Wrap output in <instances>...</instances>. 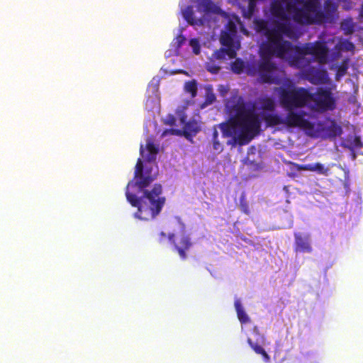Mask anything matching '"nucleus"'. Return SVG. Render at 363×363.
Returning <instances> with one entry per match:
<instances>
[{
    "label": "nucleus",
    "instance_id": "obj_1",
    "mask_svg": "<svg viewBox=\"0 0 363 363\" xmlns=\"http://www.w3.org/2000/svg\"><path fill=\"white\" fill-rule=\"evenodd\" d=\"M146 150L147 153L144 156L143 145H140V153L144 157L145 164L141 158L138 159L133 179L128 182L125 191L128 201L133 207L138 208L135 216L143 220L155 218L162 211L166 202L160 184H155L151 189H146L158 175V167L155 160L159 148L152 139L149 138L147 140Z\"/></svg>",
    "mask_w": 363,
    "mask_h": 363
},
{
    "label": "nucleus",
    "instance_id": "obj_2",
    "mask_svg": "<svg viewBox=\"0 0 363 363\" xmlns=\"http://www.w3.org/2000/svg\"><path fill=\"white\" fill-rule=\"evenodd\" d=\"M225 106L230 112L235 113L228 122L219 125L223 137L231 138L227 145L235 147L248 144L259 133L261 128V121L254 107L238 96H233Z\"/></svg>",
    "mask_w": 363,
    "mask_h": 363
},
{
    "label": "nucleus",
    "instance_id": "obj_3",
    "mask_svg": "<svg viewBox=\"0 0 363 363\" xmlns=\"http://www.w3.org/2000/svg\"><path fill=\"white\" fill-rule=\"evenodd\" d=\"M254 26L255 30L267 38V43L262 47L263 52L269 56L284 58V52L291 47V42L284 40V37H291L294 34L291 23L274 21L272 28H269L267 21L255 19Z\"/></svg>",
    "mask_w": 363,
    "mask_h": 363
},
{
    "label": "nucleus",
    "instance_id": "obj_4",
    "mask_svg": "<svg viewBox=\"0 0 363 363\" xmlns=\"http://www.w3.org/2000/svg\"><path fill=\"white\" fill-rule=\"evenodd\" d=\"M329 49L323 41L316 40L313 43H306L301 46L294 45L284 52V57H288L291 65L298 68L307 66L310 61H306L305 56L311 55L320 64H325L328 60Z\"/></svg>",
    "mask_w": 363,
    "mask_h": 363
},
{
    "label": "nucleus",
    "instance_id": "obj_5",
    "mask_svg": "<svg viewBox=\"0 0 363 363\" xmlns=\"http://www.w3.org/2000/svg\"><path fill=\"white\" fill-rule=\"evenodd\" d=\"M319 0H294L287 1L286 11L293 21L301 26L320 25L318 17Z\"/></svg>",
    "mask_w": 363,
    "mask_h": 363
},
{
    "label": "nucleus",
    "instance_id": "obj_6",
    "mask_svg": "<svg viewBox=\"0 0 363 363\" xmlns=\"http://www.w3.org/2000/svg\"><path fill=\"white\" fill-rule=\"evenodd\" d=\"M281 106L285 110L303 108L308 104L309 89L294 84L277 89Z\"/></svg>",
    "mask_w": 363,
    "mask_h": 363
},
{
    "label": "nucleus",
    "instance_id": "obj_7",
    "mask_svg": "<svg viewBox=\"0 0 363 363\" xmlns=\"http://www.w3.org/2000/svg\"><path fill=\"white\" fill-rule=\"evenodd\" d=\"M308 103L313 101L317 109L326 111L335 108V99L330 89L318 88L315 93L309 91Z\"/></svg>",
    "mask_w": 363,
    "mask_h": 363
},
{
    "label": "nucleus",
    "instance_id": "obj_8",
    "mask_svg": "<svg viewBox=\"0 0 363 363\" xmlns=\"http://www.w3.org/2000/svg\"><path fill=\"white\" fill-rule=\"evenodd\" d=\"M295 110H286L288 112L284 118V125L291 128L298 127L306 130H313L314 125L305 118L307 113L304 111H295Z\"/></svg>",
    "mask_w": 363,
    "mask_h": 363
},
{
    "label": "nucleus",
    "instance_id": "obj_9",
    "mask_svg": "<svg viewBox=\"0 0 363 363\" xmlns=\"http://www.w3.org/2000/svg\"><path fill=\"white\" fill-rule=\"evenodd\" d=\"M276 69V65L270 59L262 58L257 66L260 82L269 84H277V79L274 76Z\"/></svg>",
    "mask_w": 363,
    "mask_h": 363
},
{
    "label": "nucleus",
    "instance_id": "obj_10",
    "mask_svg": "<svg viewBox=\"0 0 363 363\" xmlns=\"http://www.w3.org/2000/svg\"><path fill=\"white\" fill-rule=\"evenodd\" d=\"M338 6L331 0H325L323 3V10L318 9V17L320 25L333 23L337 17Z\"/></svg>",
    "mask_w": 363,
    "mask_h": 363
},
{
    "label": "nucleus",
    "instance_id": "obj_11",
    "mask_svg": "<svg viewBox=\"0 0 363 363\" xmlns=\"http://www.w3.org/2000/svg\"><path fill=\"white\" fill-rule=\"evenodd\" d=\"M305 79L315 85L325 84L330 81L326 69L310 66L303 72Z\"/></svg>",
    "mask_w": 363,
    "mask_h": 363
},
{
    "label": "nucleus",
    "instance_id": "obj_12",
    "mask_svg": "<svg viewBox=\"0 0 363 363\" xmlns=\"http://www.w3.org/2000/svg\"><path fill=\"white\" fill-rule=\"evenodd\" d=\"M169 241L174 245V249L177 251L180 258L183 260L187 258L186 252L192 246V242L188 235H183L179 238L175 239L174 234H169Z\"/></svg>",
    "mask_w": 363,
    "mask_h": 363
},
{
    "label": "nucleus",
    "instance_id": "obj_13",
    "mask_svg": "<svg viewBox=\"0 0 363 363\" xmlns=\"http://www.w3.org/2000/svg\"><path fill=\"white\" fill-rule=\"evenodd\" d=\"M294 240L295 252L311 253L313 251L309 234L302 235L300 233H295Z\"/></svg>",
    "mask_w": 363,
    "mask_h": 363
},
{
    "label": "nucleus",
    "instance_id": "obj_14",
    "mask_svg": "<svg viewBox=\"0 0 363 363\" xmlns=\"http://www.w3.org/2000/svg\"><path fill=\"white\" fill-rule=\"evenodd\" d=\"M281 0H274L270 6V12L273 17L277 18L279 21L289 22L288 14L283 6Z\"/></svg>",
    "mask_w": 363,
    "mask_h": 363
},
{
    "label": "nucleus",
    "instance_id": "obj_15",
    "mask_svg": "<svg viewBox=\"0 0 363 363\" xmlns=\"http://www.w3.org/2000/svg\"><path fill=\"white\" fill-rule=\"evenodd\" d=\"M180 122L183 125V132L186 136L195 135L200 130L196 121L193 120L186 122V116L184 114L180 116Z\"/></svg>",
    "mask_w": 363,
    "mask_h": 363
},
{
    "label": "nucleus",
    "instance_id": "obj_16",
    "mask_svg": "<svg viewBox=\"0 0 363 363\" xmlns=\"http://www.w3.org/2000/svg\"><path fill=\"white\" fill-rule=\"evenodd\" d=\"M262 118L267 127L284 125V118L278 113L262 112Z\"/></svg>",
    "mask_w": 363,
    "mask_h": 363
},
{
    "label": "nucleus",
    "instance_id": "obj_17",
    "mask_svg": "<svg viewBox=\"0 0 363 363\" xmlns=\"http://www.w3.org/2000/svg\"><path fill=\"white\" fill-rule=\"evenodd\" d=\"M298 170H306L311 172H315L320 174L323 175H328L330 169L328 167H325L323 164L320 162H317L315 164H306L297 165Z\"/></svg>",
    "mask_w": 363,
    "mask_h": 363
},
{
    "label": "nucleus",
    "instance_id": "obj_18",
    "mask_svg": "<svg viewBox=\"0 0 363 363\" xmlns=\"http://www.w3.org/2000/svg\"><path fill=\"white\" fill-rule=\"evenodd\" d=\"M325 135L330 138H335L340 136L342 133V127L337 124L335 121H331L330 125L323 128Z\"/></svg>",
    "mask_w": 363,
    "mask_h": 363
},
{
    "label": "nucleus",
    "instance_id": "obj_19",
    "mask_svg": "<svg viewBox=\"0 0 363 363\" xmlns=\"http://www.w3.org/2000/svg\"><path fill=\"white\" fill-rule=\"evenodd\" d=\"M194 10L191 6H188L183 11V16L184 19L192 26L199 25L201 26L203 24V20L201 18L195 19L194 16Z\"/></svg>",
    "mask_w": 363,
    "mask_h": 363
},
{
    "label": "nucleus",
    "instance_id": "obj_20",
    "mask_svg": "<svg viewBox=\"0 0 363 363\" xmlns=\"http://www.w3.org/2000/svg\"><path fill=\"white\" fill-rule=\"evenodd\" d=\"M340 29L345 35H352L355 30V24L351 17L346 18L340 23Z\"/></svg>",
    "mask_w": 363,
    "mask_h": 363
},
{
    "label": "nucleus",
    "instance_id": "obj_21",
    "mask_svg": "<svg viewBox=\"0 0 363 363\" xmlns=\"http://www.w3.org/2000/svg\"><path fill=\"white\" fill-rule=\"evenodd\" d=\"M235 308L236 310L238 318L242 324H246L250 322V319L244 311V308L239 300L235 301Z\"/></svg>",
    "mask_w": 363,
    "mask_h": 363
},
{
    "label": "nucleus",
    "instance_id": "obj_22",
    "mask_svg": "<svg viewBox=\"0 0 363 363\" xmlns=\"http://www.w3.org/2000/svg\"><path fill=\"white\" fill-rule=\"evenodd\" d=\"M199 5L207 13H219L220 11V9L215 5L211 0H201Z\"/></svg>",
    "mask_w": 363,
    "mask_h": 363
},
{
    "label": "nucleus",
    "instance_id": "obj_23",
    "mask_svg": "<svg viewBox=\"0 0 363 363\" xmlns=\"http://www.w3.org/2000/svg\"><path fill=\"white\" fill-rule=\"evenodd\" d=\"M261 108L265 112L266 111L273 112L276 109V104L273 99L264 97L260 99Z\"/></svg>",
    "mask_w": 363,
    "mask_h": 363
},
{
    "label": "nucleus",
    "instance_id": "obj_24",
    "mask_svg": "<svg viewBox=\"0 0 363 363\" xmlns=\"http://www.w3.org/2000/svg\"><path fill=\"white\" fill-rule=\"evenodd\" d=\"M197 82L195 79L187 81L184 84V91L190 94L191 98H194L197 95Z\"/></svg>",
    "mask_w": 363,
    "mask_h": 363
},
{
    "label": "nucleus",
    "instance_id": "obj_25",
    "mask_svg": "<svg viewBox=\"0 0 363 363\" xmlns=\"http://www.w3.org/2000/svg\"><path fill=\"white\" fill-rule=\"evenodd\" d=\"M235 35L228 33L226 31H222L220 35V41L223 46H230L234 44Z\"/></svg>",
    "mask_w": 363,
    "mask_h": 363
},
{
    "label": "nucleus",
    "instance_id": "obj_26",
    "mask_svg": "<svg viewBox=\"0 0 363 363\" xmlns=\"http://www.w3.org/2000/svg\"><path fill=\"white\" fill-rule=\"evenodd\" d=\"M348 59L344 60L341 64L337 67V72L335 74V79L339 81L341 77L345 76L348 69Z\"/></svg>",
    "mask_w": 363,
    "mask_h": 363
},
{
    "label": "nucleus",
    "instance_id": "obj_27",
    "mask_svg": "<svg viewBox=\"0 0 363 363\" xmlns=\"http://www.w3.org/2000/svg\"><path fill=\"white\" fill-rule=\"evenodd\" d=\"M231 70L235 74H241L244 71L245 62L240 58H237L230 65Z\"/></svg>",
    "mask_w": 363,
    "mask_h": 363
},
{
    "label": "nucleus",
    "instance_id": "obj_28",
    "mask_svg": "<svg viewBox=\"0 0 363 363\" xmlns=\"http://www.w3.org/2000/svg\"><path fill=\"white\" fill-rule=\"evenodd\" d=\"M336 47L342 51H353L354 50V45L353 43L350 41L349 40H343L338 43Z\"/></svg>",
    "mask_w": 363,
    "mask_h": 363
},
{
    "label": "nucleus",
    "instance_id": "obj_29",
    "mask_svg": "<svg viewBox=\"0 0 363 363\" xmlns=\"http://www.w3.org/2000/svg\"><path fill=\"white\" fill-rule=\"evenodd\" d=\"M240 208L242 213L245 214L249 215L250 213L248 203L246 199L245 194L244 192L242 193L240 197Z\"/></svg>",
    "mask_w": 363,
    "mask_h": 363
},
{
    "label": "nucleus",
    "instance_id": "obj_30",
    "mask_svg": "<svg viewBox=\"0 0 363 363\" xmlns=\"http://www.w3.org/2000/svg\"><path fill=\"white\" fill-rule=\"evenodd\" d=\"M341 4L342 9L344 11H349L354 8V3L352 0H337Z\"/></svg>",
    "mask_w": 363,
    "mask_h": 363
},
{
    "label": "nucleus",
    "instance_id": "obj_31",
    "mask_svg": "<svg viewBox=\"0 0 363 363\" xmlns=\"http://www.w3.org/2000/svg\"><path fill=\"white\" fill-rule=\"evenodd\" d=\"M247 343L257 354H260L264 352V348L258 344L254 343L251 338L247 339Z\"/></svg>",
    "mask_w": 363,
    "mask_h": 363
},
{
    "label": "nucleus",
    "instance_id": "obj_32",
    "mask_svg": "<svg viewBox=\"0 0 363 363\" xmlns=\"http://www.w3.org/2000/svg\"><path fill=\"white\" fill-rule=\"evenodd\" d=\"M206 69L211 74H217L220 71V67L213 62H209L206 64Z\"/></svg>",
    "mask_w": 363,
    "mask_h": 363
},
{
    "label": "nucleus",
    "instance_id": "obj_33",
    "mask_svg": "<svg viewBox=\"0 0 363 363\" xmlns=\"http://www.w3.org/2000/svg\"><path fill=\"white\" fill-rule=\"evenodd\" d=\"M226 48H223L225 55H228L230 58H235L236 57V50L234 48V45L230 46H225Z\"/></svg>",
    "mask_w": 363,
    "mask_h": 363
},
{
    "label": "nucleus",
    "instance_id": "obj_34",
    "mask_svg": "<svg viewBox=\"0 0 363 363\" xmlns=\"http://www.w3.org/2000/svg\"><path fill=\"white\" fill-rule=\"evenodd\" d=\"M226 29H227L226 32L230 33L231 34L235 35V34L237 33V28H236V25L235 24V23H233L231 21H228V23H227V26H226Z\"/></svg>",
    "mask_w": 363,
    "mask_h": 363
},
{
    "label": "nucleus",
    "instance_id": "obj_35",
    "mask_svg": "<svg viewBox=\"0 0 363 363\" xmlns=\"http://www.w3.org/2000/svg\"><path fill=\"white\" fill-rule=\"evenodd\" d=\"M225 57V53L224 52L223 48H220V50H216L213 54V57L216 60H223Z\"/></svg>",
    "mask_w": 363,
    "mask_h": 363
},
{
    "label": "nucleus",
    "instance_id": "obj_36",
    "mask_svg": "<svg viewBox=\"0 0 363 363\" xmlns=\"http://www.w3.org/2000/svg\"><path fill=\"white\" fill-rule=\"evenodd\" d=\"M212 142H213V149L218 152H222L223 146L220 144V143L219 142V140H212Z\"/></svg>",
    "mask_w": 363,
    "mask_h": 363
},
{
    "label": "nucleus",
    "instance_id": "obj_37",
    "mask_svg": "<svg viewBox=\"0 0 363 363\" xmlns=\"http://www.w3.org/2000/svg\"><path fill=\"white\" fill-rule=\"evenodd\" d=\"M352 144L357 148H361L363 146V144L360 140L359 137L355 136L353 140Z\"/></svg>",
    "mask_w": 363,
    "mask_h": 363
},
{
    "label": "nucleus",
    "instance_id": "obj_38",
    "mask_svg": "<svg viewBox=\"0 0 363 363\" xmlns=\"http://www.w3.org/2000/svg\"><path fill=\"white\" fill-rule=\"evenodd\" d=\"M177 40V46L178 47H181L182 45L184 43V41L186 40V38H184V35H179L176 38Z\"/></svg>",
    "mask_w": 363,
    "mask_h": 363
},
{
    "label": "nucleus",
    "instance_id": "obj_39",
    "mask_svg": "<svg viewBox=\"0 0 363 363\" xmlns=\"http://www.w3.org/2000/svg\"><path fill=\"white\" fill-rule=\"evenodd\" d=\"M176 119L173 116H169L167 121L166 122V124H168L169 125H174L175 124Z\"/></svg>",
    "mask_w": 363,
    "mask_h": 363
},
{
    "label": "nucleus",
    "instance_id": "obj_40",
    "mask_svg": "<svg viewBox=\"0 0 363 363\" xmlns=\"http://www.w3.org/2000/svg\"><path fill=\"white\" fill-rule=\"evenodd\" d=\"M216 101V96L213 94H210L208 96V99H207V102L208 104H212L213 101Z\"/></svg>",
    "mask_w": 363,
    "mask_h": 363
},
{
    "label": "nucleus",
    "instance_id": "obj_41",
    "mask_svg": "<svg viewBox=\"0 0 363 363\" xmlns=\"http://www.w3.org/2000/svg\"><path fill=\"white\" fill-rule=\"evenodd\" d=\"M260 354L262 356V357H263L264 360L266 362H269V360H270V357H269V355L266 352V351H265V350L264 351V352H262V354Z\"/></svg>",
    "mask_w": 363,
    "mask_h": 363
},
{
    "label": "nucleus",
    "instance_id": "obj_42",
    "mask_svg": "<svg viewBox=\"0 0 363 363\" xmlns=\"http://www.w3.org/2000/svg\"><path fill=\"white\" fill-rule=\"evenodd\" d=\"M190 45L194 48V47H198L199 46V42L196 39H191L190 40Z\"/></svg>",
    "mask_w": 363,
    "mask_h": 363
},
{
    "label": "nucleus",
    "instance_id": "obj_43",
    "mask_svg": "<svg viewBox=\"0 0 363 363\" xmlns=\"http://www.w3.org/2000/svg\"><path fill=\"white\" fill-rule=\"evenodd\" d=\"M212 140H218V133L216 129H214L213 132Z\"/></svg>",
    "mask_w": 363,
    "mask_h": 363
},
{
    "label": "nucleus",
    "instance_id": "obj_44",
    "mask_svg": "<svg viewBox=\"0 0 363 363\" xmlns=\"http://www.w3.org/2000/svg\"><path fill=\"white\" fill-rule=\"evenodd\" d=\"M193 50H194V52L196 55H198L199 52H200V50H199V45L198 47H194L193 48Z\"/></svg>",
    "mask_w": 363,
    "mask_h": 363
},
{
    "label": "nucleus",
    "instance_id": "obj_45",
    "mask_svg": "<svg viewBox=\"0 0 363 363\" xmlns=\"http://www.w3.org/2000/svg\"><path fill=\"white\" fill-rule=\"evenodd\" d=\"M170 131L172 132V133H177V134H179V133H180V131H179V130H174V129H172Z\"/></svg>",
    "mask_w": 363,
    "mask_h": 363
},
{
    "label": "nucleus",
    "instance_id": "obj_46",
    "mask_svg": "<svg viewBox=\"0 0 363 363\" xmlns=\"http://www.w3.org/2000/svg\"><path fill=\"white\" fill-rule=\"evenodd\" d=\"M246 164L247 165H250V164H253V162L252 161H248V162H246Z\"/></svg>",
    "mask_w": 363,
    "mask_h": 363
},
{
    "label": "nucleus",
    "instance_id": "obj_47",
    "mask_svg": "<svg viewBox=\"0 0 363 363\" xmlns=\"http://www.w3.org/2000/svg\"><path fill=\"white\" fill-rule=\"evenodd\" d=\"M162 237H165V234L164 233H161L160 234Z\"/></svg>",
    "mask_w": 363,
    "mask_h": 363
},
{
    "label": "nucleus",
    "instance_id": "obj_48",
    "mask_svg": "<svg viewBox=\"0 0 363 363\" xmlns=\"http://www.w3.org/2000/svg\"><path fill=\"white\" fill-rule=\"evenodd\" d=\"M283 2H286L287 0H281Z\"/></svg>",
    "mask_w": 363,
    "mask_h": 363
}]
</instances>
